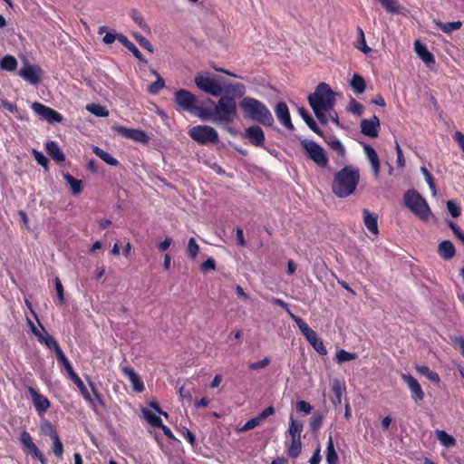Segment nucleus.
Here are the masks:
<instances>
[{
    "label": "nucleus",
    "mask_w": 464,
    "mask_h": 464,
    "mask_svg": "<svg viewBox=\"0 0 464 464\" xmlns=\"http://www.w3.org/2000/svg\"><path fill=\"white\" fill-rule=\"evenodd\" d=\"M222 87L224 89L223 92L233 93L232 96L235 97V99L237 97L244 98V95L246 93V86L241 82L225 84Z\"/></svg>",
    "instance_id": "30"
},
{
    "label": "nucleus",
    "mask_w": 464,
    "mask_h": 464,
    "mask_svg": "<svg viewBox=\"0 0 464 464\" xmlns=\"http://www.w3.org/2000/svg\"><path fill=\"white\" fill-rule=\"evenodd\" d=\"M303 423L299 420H294L292 417L290 418V426L288 432L292 438H300V435L303 431Z\"/></svg>",
    "instance_id": "46"
},
{
    "label": "nucleus",
    "mask_w": 464,
    "mask_h": 464,
    "mask_svg": "<svg viewBox=\"0 0 464 464\" xmlns=\"http://www.w3.org/2000/svg\"><path fill=\"white\" fill-rule=\"evenodd\" d=\"M239 107L246 119L256 121L263 125L272 126L274 118L269 109L259 100L252 97H244Z\"/></svg>",
    "instance_id": "3"
},
{
    "label": "nucleus",
    "mask_w": 464,
    "mask_h": 464,
    "mask_svg": "<svg viewBox=\"0 0 464 464\" xmlns=\"http://www.w3.org/2000/svg\"><path fill=\"white\" fill-rule=\"evenodd\" d=\"M174 102L181 110L192 113L197 106L196 96L185 89H179L175 92Z\"/></svg>",
    "instance_id": "10"
},
{
    "label": "nucleus",
    "mask_w": 464,
    "mask_h": 464,
    "mask_svg": "<svg viewBox=\"0 0 464 464\" xmlns=\"http://www.w3.org/2000/svg\"><path fill=\"white\" fill-rule=\"evenodd\" d=\"M363 223L366 228L373 235H378V217L375 214H372L368 209L362 211Z\"/></svg>",
    "instance_id": "25"
},
{
    "label": "nucleus",
    "mask_w": 464,
    "mask_h": 464,
    "mask_svg": "<svg viewBox=\"0 0 464 464\" xmlns=\"http://www.w3.org/2000/svg\"><path fill=\"white\" fill-rule=\"evenodd\" d=\"M414 51L426 64L435 63L434 55L428 50L427 46L420 41H415Z\"/></svg>",
    "instance_id": "24"
},
{
    "label": "nucleus",
    "mask_w": 464,
    "mask_h": 464,
    "mask_svg": "<svg viewBox=\"0 0 464 464\" xmlns=\"http://www.w3.org/2000/svg\"><path fill=\"white\" fill-rule=\"evenodd\" d=\"M30 326L32 332L41 343L45 344L49 349H53L55 353L61 350L57 341L51 334H49L44 327H42V331H39L32 322H30Z\"/></svg>",
    "instance_id": "16"
},
{
    "label": "nucleus",
    "mask_w": 464,
    "mask_h": 464,
    "mask_svg": "<svg viewBox=\"0 0 464 464\" xmlns=\"http://www.w3.org/2000/svg\"><path fill=\"white\" fill-rule=\"evenodd\" d=\"M98 33L100 34H102L103 33H105V35L103 36V39H102V42L105 44H111L114 41L117 40L118 34L114 30L107 31L106 26L99 27Z\"/></svg>",
    "instance_id": "47"
},
{
    "label": "nucleus",
    "mask_w": 464,
    "mask_h": 464,
    "mask_svg": "<svg viewBox=\"0 0 464 464\" xmlns=\"http://www.w3.org/2000/svg\"><path fill=\"white\" fill-rule=\"evenodd\" d=\"M43 73L44 72L39 65L31 64L27 62L18 72L21 78L32 85H37L41 82Z\"/></svg>",
    "instance_id": "12"
},
{
    "label": "nucleus",
    "mask_w": 464,
    "mask_h": 464,
    "mask_svg": "<svg viewBox=\"0 0 464 464\" xmlns=\"http://www.w3.org/2000/svg\"><path fill=\"white\" fill-rule=\"evenodd\" d=\"M405 206L418 218L427 220L431 214L426 200L415 189L408 190L404 195Z\"/></svg>",
    "instance_id": "5"
},
{
    "label": "nucleus",
    "mask_w": 464,
    "mask_h": 464,
    "mask_svg": "<svg viewBox=\"0 0 464 464\" xmlns=\"http://www.w3.org/2000/svg\"><path fill=\"white\" fill-rule=\"evenodd\" d=\"M323 423V417L322 415H314L310 422V428L313 431H317Z\"/></svg>",
    "instance_id": "62"
},
{
    "label": "nucleus",
    "mask_w": 464,
    "mask_h": 464,
    "mask_svg": "<svg viewBox=\"0 0 464 464\" xmlns=\"http://www.w3.org/2000/svg\"><path fill=\"white\" fill-rule=\"evenodd\" d=\"M359 36L361 38V45H357L356 47L361 50L363 53H368L372 51V49L366 44L364 34L362 28H358Z\"/></svg>",
    "instance_id": "58"
},
{
    "label": "nucleus",
    "mask_w": 464,
    "mask_h": 464,
    "mask_svg": "<svg viewBox=\"0 0 464 464\" xmlns=\"http://www.w3.org/2000/svg\"><path fill=\"white\" fill-rule=\"evenodd\" d=\"M130 17L133 22L144 32H150V26L145 22L143 15L137 10L133 9L130 12Z\"/></svg>",
    "instance_id": "41"
},
{
    "label": "nucleus",
    "mask_w": 464,
    "mask_h": 464,
    "mask_svg": "<svg viewBox=\"0 0 464 464\" xmlns=\"http://www.w3.org/2000/svg\"><path fill=\"white\" fill-rule=\"evenodd\" d=\"M290 317L297 324L299 330L306 338L311 346L321 355L327 354V349L325 348L323 340L318 334L309 327V325L299 316L295 315L292 312H289Z\"/></svg>",
    "instance_id": "6"
},
{
    "label": "nucleus",
    "mask_w": 464,
    "mask_h": 464,
    "mask_svg": "<svg viewBox=\"0 0 464 464\" xmlns=\"http://www.w3.org/2000/svg\"><path fill=\"white\" fill-rule=\"evenodd\" d=\"M296 410L299 412H304L305 414L311 413L313 407L305 401H298L296 403Z\"/></svg>",
    "instance_id": "59"
},
{
    "label": "nucleus",
    "mask_w": 464,
    "mask_h": 464,
    "mask_svg": "<svg viewBox=\"0 0 464 464\" xmlns=\"http://www.w3.org/2000/svg\"><path fill=\"white\" fill-rule=\"evenodd\" d=\"M40 427L41 431L44 435L50 436L51 440H53L59 436L53 425L48 420L43 421Z\"/></svg>",
    "instance_id": "48"
},
{
    "label": "nucleus",
    "mask_w": 464,
    "mask_h": 464,
    "mask_svg": "<svg viewBox=\"0 0 464 464\" xmlns=\"http://www.w3.org/2000/svg\"><path fill=\"white\" fill-rule=\"evenodd\" d=\"M438 253L444 260H450L455 256L456 249L451 241L444 240L439 245Z\"/></svg>",
    "instance_id": "26"
},
{
    "label": "nucleus",
    "mask_w": 464,
    "mask_h": 464,
    "mask_svg": "<svg viewBox=\"0 0 464 464\" xmlns=\"http://www.w3.org/2000/svg\"><path fill=\"white\" fill-rule=\"evenodd\" d=\"M189 137L198 144L206 145L218 141V131L208 125H197L188 130Z\"/></svg>",
    "instance_id": "9"
},
{
    "label": "nucleus",
    "mask_w": 464,
    "mask_h": 464,
    "mask_svg": "<svg viewBox=\"0 0 464 464\" xmlns=\"http://www.w3.org/2000/svg\"><path fill=\"white\" fill-rule=\"evenodd\" d=\"M364 153L368 161L371 164L372 174L375 178L379 176L380 173V160L377 155L376 150L369 144H365L363 146Z\"/></svg>",
    "instance_id": "22"
},
{
    "label": "nucleus",
    "mask_w": 464,
    "mask_h": 464,
    "mask_svg": "<svg viewBox=\"0 0 464 464\" xmlns=\"http://www.w3.org/2000/svg\"><path fill=\"white\" fill-rule=\"evenodd\" d=\"M348 111L353 114L360 116L363 112V106L355 99L352 98L348 104Z\"/></svg>",
    "instance_id": "52"
},
{
    "label": "nucleus",
    "mask_w": 464,
    "mask_h": 464,
    "mask_svg": "<svg viewBox=\"0 0 464 464\" xmlns=\"http://www.w3.org/2000/svg\"><path fill=\"white\" fill-rule=\"evenodd\" d=\"M275 113L277 120L283 126H285L289 130H294V125L291 121L290 112L287 105L285 102H280L276 104L275 108Z\"/></svg>",
    "instance_id": "19"
},
{
    "label": "nucleus",
    "mask_w": 464,
    "mask_h": 464,
    "mask_svg": "<svg viewBox=\"0 0 464 464\" xmlns=\"http://www.w3.org/2000/svg\"><path fill=\"white\" fill-rule=\"evenodd\" d=\"M416 371L425 376L428 380H430L432 382L439 383L440 381V378L439 374L433 371H431L428 366L425 365H417L415 367Z\"/></svg>",
    "instance_id": "35"
},
{
    "label": "nucleus",
    "mask_w": 464,
    "mask_h": 464,
    "mask_svg": "<svg viewBox=\"0 0 464 464\" xmlns=\"http://www.w3.org/2000/svg\"><path fill=\"white\" fill-rule=\"evenodd\" d=\"M298 113L301 116V118L304 121V122L307 124V126L315 133L321 134V130L313 119V117L310 115V113L304 108L299 107L298 108Z\"/></svg>",
    "instance_id": "31"
},
{
    "label": "nucleus",
    "mask_w": 464,
    "mask_h": 464,
    "mask_svg": "<svg viewBox=\"0 0 464 464\" xmlns=\"http://www.w3.org/2000/svg\"><path fill=\"white\" fill-rule=\"evenodd\" d=\"M388 12H398L399 5L397 0H385L382 5Z\"/></svg>",
    "instance_id": "60"
},
{
    "label": "nucleus",
    "mask_w": 464,
    "mask_h": 464,
    "mask_svg": "<svg viewBox=\"0 0 464 464\" xmlns=\"http://www.w3.org/2000/svg\"><path fill=\"white\" fill-rule=\"evenodd\" d=\"M447 208L453 218H458L460 215V208L452 200L447 202Z\"/></svg>",
    "instance_id": "61"
},
{
    "label": "nucleus",
    "mask_w": 464,
    "mask_h": 464,
    "mask_svg": "<svg viewBox=\"0 0 464 464\" xmlns=\"http://www.w3.org/2000/svg\"><path fill=\"white\" fill-rule=\"evenodd\" d=\"M195 84L202 92L214 97L220 96L224 89L218 81L217 76L209 72H201L195 76Z\"/></svg>",
    "instance_id": "7"
},
{
    "label": "nucleus",
    "mask_w": 464,
    "mask_h": 464,
    "mask_svg": "<svg viewBox=\"0 0 464 464\" xmlns=\"http://www.w3.org/2000/svg\"><path fill=\"white\" fill-rule=\"evenodd\" d=\"M357 357L355 353H351L345 350H339L336 353L335 359L338 363L354 360Z\"/></svg>",
    "instance_id": "49"
},
{
    "label": "nucleus",
    "mask_w": 464,
    "mask_h": 464,
    "mask_svg": "<svg viewBox=\"0 0 464 464\" xmlns=\"http://www.w3.org/2000/svg\"><path fill=\"white\" fill-rule=\"evenodd\" d=\"M28 392L31 396L35 411L39 414L44 413L51 406L49 399L46 396L38 392L33 387H29Z\"/></svg>",
    "instance_id": "17"
},
{
    "label": "nucleus",
    "mask_w": 464,
    "mask_h": 464,
    "mask_svg": "<svg viewBox=\"0 0 464 464\" xmlns=\"http://www.w3.org/2000/svg\"><path fill=\"white\" fill-rule=\"evenodd\" d=\"M301 145L306 157L313 160L318 167L325 168L328 165L326 151L317 142L310 140H303Z\"/></svg>",
    "instance_id": "8"
},
{
    "label": "nucleus",
    "mask_w": 464,
    "mask_h": 464,
    "mask_svg": "<svg viewBox=\"0 0 464 464\" xmlns=\"http://www.w3.org/2000/svg\"><path fill=\"white\" fill-rule=\"evenodd\" d=\"M401 379L410 389L414 401H419L423 400L424 392L420 383L411 374H401Z\"/></svg>",
    "instance_id": "21"
},
{
    "label": "nucleus",
    "mask_w": 464,
    "mask_h": 464,
    "mask_svg": "<svg viewBox=\"0 0 464 464\" xmlns=\"http://www.w3.org/2000/svg\"><path fill=\"white\" fill-rule=\"evenodd\" d=\"M193 113L202 121H210L216 124L215 108L211 109L196 106Z\"/></svg>",
    "instance_id": "29"
},
{
    "label": "nucleus",
    "mask_w": 464,
    "mask_h": 464,
    "mask_svg": "<svg viewBox=\"0 0 464 464\" xmlns=\"http://www.w3.org/2000/svg\"><path fill=\"white\" fill-rule=\"evenodd\" d=\"M302 450V443L300 438H292V441L287 448V453L292 459L297 458Z\"/></svg>",
    "instance_id": "40"
},
{
    "label": "nucleus",
    "mask_w": 464,
    "mask_h": 464,
    "mask_svg": "<svg viewBox=\"0 0 464 464\" xmlns=\"http://www.w3.org/2000/svg\"><path fill=\"white\" fill-rule=\"evenodd\" d=\"M53 451L56 457L59 459L63 458V445L59 438V436L53 440Z\"/></svg>",
    "instance_id": "54"
},
{
    "label": "nucleus",
    "mask_w": 464,
    "mask_h": 464,
    "mask_svg": "<svg viewBox=\"0 0 464 464\" xmlns=\"http://www.w3.org/2000/svg\"><path fill=\"white\" fill-rule=\"evenodd\" d=\"M113 129L117 131L118 134L141 144H147L150 140V137L145 131L141 130L128 129L123 126H116Z\"/></svg>",
    "instance_id": "14"
},
{
    "label": "nucleus",
    "mask_w": 464,
    "mask_h": 464,
    "mask_svg": "<svg viewBox=\"0 0 464 464\" xmlns=\"http://www.w3.org/2000/svg\"><path fill=\"white\" fill-rule=\"evenodd\" d=\"M20 441L26 453L32 455L34 458L38 459L42 464H47V461L44 454L40 451L38 447L33 441L32 436L26 430H24L20 434Z\"/></svg>",
    "instance_id": "13"
},
{
    "label": "nucleus",
    "mask_w": 464,
    "mask_h": 464,
    "mask_svg": "<svg viewBox=\"0 0 464 464\" xmlns=\"http://www.w3.org/2000/svg\"><path fill=\"white\" fill-rule=\"evenodd\" d=\"M56 356H57V359H58V362L63 365L65 371L67 372L69 377L72 376L73 374H75L76 372H74L71 362H69V360L67 359V357L65 356L64 353L63 352V350H59L57 353H56Z\"/></svg>",
    "instance_id": "45"
},
{
    "label": "nucleus",
    "mask_w": 464,
    "mask_h": 464,
    "mask_svg": "<svg viewBox=\"0 0 464 464\" xmlns=\"http://www.w3.org/2000/svg\"><path fill=\"white\" fill-rule=\"evenodd\" d=\"M33 155L39 165L43 166L45 169L48 168L49 160L44 156L43 152L34 150Z\"/></svg>",
    "instance_id": "56"
},
{
    "label": "nucleus",
    "mask_w": 464,
    "mask_h": 464,
    "mask_svg": "<svg viewBox=\"0 0 464 464\" xmlns=\"http://www.w3.org/2000/svg\"><path fill=\"white\" fill-rule=\"evenodd\" d=\"M141 412L143 414V417L146 419V420L153 427L160 428L164 433V435L172 440H177L176 437L174 436L171 430L163 424L161 419L160 416L155 415L153 411L150 410L143 408L141 410Z\"/></svg>",
    "instance_id": "15"
},
{
    "label": "nucleus",
    "mask_w": 464,
    "mask_h": 464,
    "mask_svg": "<svg viewBox=\"0 0 464 464\" xmlns=\"http://www.w3.org/2000/svg\"><path fill=\"white\" fill-rule=\"evenodd\" d=\"M63 179L70 185L72 192L73 195H78L82 191V182L80 179L73 178L70 173H63Z\"/></svg>",
    "instance_id": "37"
},
{
    "label": "nucleus",
    "mask_w": 464,
    "mask_h": 464,
    "mask_svg": "<svg viewBox=\"0 0 464 464\" xmlns=\"http://www.w3.org/2000/svg\"><path fill=\"white\" fill-rule=\"evenodd\" d=\"M134 37L136 38L138 43L140 44V46H142L143 48L148 50L150 53L154 52V48H153L151 43L146 37H144L139 34H135Z\"/></svg>",
    "instance_id": "55"
},
{
    "label": "nucleus",
    "mask_w": 464,
    "mask_h": 464,
    "mask_svg": "<svg viewBox=\"0 0 464 464\" xmlns=\"http://www.w3.org/2000/svg\"><path fill=\"white\" fill-rule=\"evenodd\" d=\"M200 268L203 272H207L208 270H215L216 269L215 259L212 257L208 258L206 261H204L201 264Z\"/></svg>",
    "instance_id": "64"
},
{
    "label": "nucleus",
    "mask_w": 464,
    "mask_h": 464,
    "mask_svg": "<svg viewBox=\"0 0 464 464\" xmlns=\"http://www.w3.org/2000/svg\"><path fill=\"white\" fill-rule=\"evenodd\" d=\"M93 152L96 156H98L101 160L111 166H118L119 161L114 157H112L109 152L103 150L99 147H94Z\"/></svg>",
    "instance_id": "39"
},
{
    "label": "nucleus",
    "mask_w": 464,
    "mask_h": 464,
    "mask_svg": "<svg viewBox=\"0 0 464 464\" xmlns=\"http://www.w3.org/2000/svg\"><path fill=\"white\" fill-rule=\"evenodd\" d=\"M71 380L74 382V384L79 388L82 395L83 396V398L92 402V397H91V394L90 392H88L86 386L84 385L83 382L81 380V378L78 376L77 373L73 374L72 376L70 377Z\"/></svg>",
    "instance_id": "43"
},
{
    "label": "nucleus",
    "mask_w": 464,
    "mask_h": 464,
    "mask_svg": "<svg viewBox=\"0 0 464 464\" xmlns=\"http://www.w3.org/2000/svg\"><path fill=\"white\" fill-rule=\"evenodd\" d=\"M332 391L334 395L333 403L334 406H338L342 403V396L345 392V386L340 380L334 379L332 382Z\"/></svg>",
    "instance_id": "28"
},
{
    "label": "nucleus",
    "mask_w": 464,
    "mask_h": 464,
    "mask_svg": "<svg viewBox=\"0 0 464 464\" xmlns=\"http://www.w3.org/2000/svg\"><path fill=\"white\" fill-rule=\"evenodd\" d=\"M31 108L35 114L49 123H60L63 120L58 111L43 103L35 102L32 104Z\"/></svg>",
    "instance_id": "11"
},
{
    "label": "nucleus",
    "mask_w": 464,
    "mask_h": 464,
    "mask_svg": "<svg viewBox=\"0 0 464 464\" xmlns=\"http://www.w3.org/2000/svg\"><path fill=\"white\" fill-rule=\"evenodd\" d=\"M244 136L256 147H263L265 143V133L260 126L253 125L245 130Z\"/></svg>",
    "instance_id": "18"
},
{
    "label": "nucleus",
    "mask_w": 464,
    "mask_h": 464,
    "mask_svg": "<svg viewBox=\"0 0 464 464\" xmlns=\"http://www.w3.org/2000/svg\"><path fill=\"white\" fill-rule=\"evenodd\" d=\"M360 169L353 165H347L334 174L332 184L333 193L338 198H347L356 191L360 181Z\"/></svg>",
    "instance_id": "2"
},
{
    "label": "nucleus",
    "mask_w": 464,
    "mask_h": 464,
    "mask_svg": "<svg viewBox=\"0 0 464 464\" xmlns=\"http://www.w3.org/2000/svg\"><path fill=\"white\" fill-rule=\"evenodd\" d=\"M434 24L445 34H450L453 31L459 30L462 26V23L460 21L442 23L435 20Z\"/></svg>",
    "instance_id": "33"
},
{
    "label": "nucleus",
    "mask_w": 464,
    "mask_h": 464,
    "mask_svg": "<svg viewBox=\"0 0 464 464\" xmlns=\"http://www.w3.org/2000/svg\"><path fill=\"white\" fill-rule=\"evenodd\" d=\"M308 102L318 121L322 124H326V111H332L335 104V94L330 86L325 82L319 83L315 91L309 94Z\"/></svg>",
    "instance_id": "1"
},
{
    "label": "nucleus",
    "mask_w": 464,
    "mask_h": 464,
    "mask_svg": "<svg viewBox=\"0 0 464 464\" xmlns=\"http://www.w3.org/2000/svg\"><path fill=\"white\" fill-rule=\"evenodd\" d=\"M326 461L328 464H337L338 455L334 450L333 437L329 436L326 447Z\"/></svg>",
    "instance_id": "38"
},
{
    "label": "nucleus",
    "mask_w": 464,
    "mask_h": 464,
    "mask_svg": "<svg viewBox=\"0 0 464 464\" xmlns=\"http://www.w3.org/2000/svg\"><path fill=\"white\" fill-rule=\"evenodd\" d=\"M54 285L59 304H62L64 302L63 286L61 280L58 277L55 278Z\"/></svg>",
    "instance_id": "57"
},
{
    "label": "nucleus",
    "mask_w": 464,
    "mask_h": 464,
    "mask_svg": "<svg viewBox=\"0 0 464 464\" xmlns=\"http://www.w3.org/2000/svg\"><path fill=\"white\" fill-rule=\"evenodd\" d=\"M420 171L423 174L425 180L428 183V185L431 190L432 196L435 197L437 195V189H436L434 179H433L431 174L429 172V170L425 167H421Z\"/></svg>",
    "instance_id": "50"
},
{
    "label": "nucleus",
    "mask_w": 464,
    "mask_h": 464,
    "mask_svg": "<svg viewBox=\"0 0 464 464\" xmlns=\"http://www.w3.org/2000/svg\"><path fill=\"white\" fill-rule=\"evenodd\" d=\"M328 145L335 150L341 157L345 155V148L337 138H333L328 141Z\"/></svg>",
    "instance_id": "51"
},
{
    "label": "nucleus",
    "mask_w": 464,
    "mask_h": 464,
    "mask_svg": "<svg viewBox=\"0 0 464 464\" xmlns=\"http://www.w3.org/2000/svg\"><path fill=\"white\" fill-rule=\"evenodd\" d=\"M199 252V246L194 237H190L188 243V256L194 259Z\"/></svg>",
    "instance_id": "53"
},
{
    "label": "nucleus",
    "mask_w": 464,
    "mask_h": 464,
    "mask_svg": "<svg viewBox=\"0 0 464 464\" xmlns=\"http://www.w3.org/2000/svg\"><path fill=\"white\" fill-rule=\"evenodd\" d=\"M380 128V121L377 116L373 115L371 119H363L361 121L362 133L375 138L378 136Z\"/></svg>",
    "instance_id": "20"
},
{
    "label": "nucleus",
    "mask_w": 464,
    "mask_h": 464,
    "mask_svg": "<svg viewBox=\"0 0 464 464\" xmlns=\"http://www.w3.org/2000/svg\"><path fill=\"white\" fill-rule=\"evenodd\" d=\"M261 423V420H259V418L256 416L255 418H252L250 420H248L245 424L244 426L241 428L240 430H251V429H254L256 428V426H258L259 424Z\"/></svg>",
    "instance_id": "63"
},
{
    "label": "nucleus",
    "mask_w": 464,
    "mask_h": 464,
    "mask_svg": "<svg viewBox=\"0 0 464 464\" xmlns=\"http://www.w3.org/2000/svg\"><path fill=\"white\" fill-rule=\"evenodd\" d=\"M0 67L3 70L12 72L17 67V61L12 55H5L0 60Z\"/></svg>",
    "instance_id": "44"
},
{
    "label": "nucleus",
    "mask_w": 464,
    "mask_h": 464,
    "mask_svg": "<svg viewBox=\"0 0 464 464\" xmlns=\"http://www.w3.org/2000/svg\"><path fill=\"white\" fill-rule=\"evenodd\" d=\"M350 85L354 92L362 94L364 92L366 88V82L362 76L358 73H354L350 82Z\"/></svg>",
    "instance_id": "34"
},
{
    "label": "nucleus",
    "mask_w": 464,
    "mask_h": 464,
    "mask_svg": "<svg viewBox=\"0 0 464 464\" xmlns=\"http://www.w3.org/2000/svg\"><path fill=\"white\" fill-rule=\"evenodd\" d=\"M123 374L130 380L132 388L137 392H141L144 391V383L143 381L140 378V376L134 372V370L130 367H123L121 369Z\"/></svg>",
    "instance_id": "23"
},
{
    "label": "nucleus",
    "mask_w": 464,
    "mask_h": 464,
    "mask_svg": "<svg viewBox=\"0 0 464 464\" xmlns=\"http://www.w3.org/2000/svg\"><path fill=\"white\" fill-rule=\"evenodd\" d=\"M86 110L97 117H107L109 111L99 103H90L86 106Z\"/></svg>",
    "instance_id": "42"
},
{
    "label": "nucleus",
    "mask_w": 464,
    "mask_h": 464,
    "mask_svg": "<svg viewBox=\"0 0 464 464\" xmlns=\"http://www.w3.org/2000/svg\"><path fill=\"white\" fill-rule=\"evenodd\" d=\"M436 435L437 439L444 447H453L457 443L456 439L450 434L447 433L445 430H437Z\"/></svg>",
    "instance_id": "36"
},
{
    "label": "nucleus",
    "mask_w": 464,
    "mask_h": 464,
    "mask_svg": "<svg viewBox=\"0 0 464 464\" xmlns=\"http://www.w3.org/2000/svg\"><path fill=\"white\" fill-rule=\"evenodd\" d=\"M208 102L213 104L215 108L216 124L228 125L237 119V109L235 97L223 95L217 103L211 99H208Z\"/></svg>",
    "instance_id": "4"
},
{
    "label": "nucleus",
    "mask_w": 464,
    "mask_h": 464,
    "mask_svg": "<svg viewBox=\"0 0 464 464\" xmlns=\"http://www.w3.org/2000/svg\"><path fill=\"white\" fill-rule=\"evenodd\" d=\"M48 154L57 162L61 163L65 160V156L60 150L58 144L55 141L50 140L45 144Z\"/></svg>",
    "instance_id": "27"
},
{
    "label": "nucleus",
    "mask_w": 464,
    "mask_h": 464,
    "mask_svg": "<svg viewBox=\"0 0 464 464\" xmlns=\"http://www.w3.org/2000/svg\"><path fill=\"white\" fill-rule=\"evenodd\" d=\"M151 73L156 76L157 81L150 83L147 91L149 93L156 95L165 87V81L156 70H151Z\"/></svg>",
    "instance_id": "32"
}]
</instances>
